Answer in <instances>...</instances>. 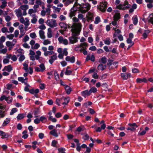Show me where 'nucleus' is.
<instances>
[{"label": "nucleus", "mask_w": 153, "mask_h": 153, "mask_svg": "<svg viewBox=\"0 0 153 153\" xmlns=\"http://www.w3.org/2000/svg\"><path fill=\"white\" fill-rule=\"evenodd\" d=\"M82 26L81 23H78L72 27L71 29L72 36L68 38L69 44H74L78 42V38L77 36L80 34Z\"/></svg>", "instance_id": "obj_1"}, {"label": "nucleus", "mask_w": 153, "mask_h": 153, "mask_svg": "<svg viewBox=\"0 0 153 153\" xmlns=\"http://www.w3.org/2000/svg\"><path fill=\"white\" fill-rule=\"evenodd\" d=\"M91 6L88 3H85L81 5L79 11L83 13H85L90 9Z\"/></svg>", "instance_id": "obj_2"}, {"label": "nucleus", "mask_w": 153, "mask_h": 153, "mask_svg": "<svg viewBox=\"0 0 153 153\" xmlns=\"http://www.w3.org/2000/svg\"><path fill=\"white\" fill-rule=\"evenodd\" d=\"M34 67L35 71L37 72H43L45 70V67L44 63H42Z\"/></svg>", "instance_id": "obj_3"}, {"label": "nucleus", "mask_w": 153, "mask_h": 153, "mask_svg": "<svg viewBox=\"0 0 153 153\" xmlns=\"http://www.w3.org/2000/svg\"><path fill=\"white\" fill-rule=\"evenodd\" d=\"M46 24L51 28L56 27L57 25L56 20L53 19L47 20Z\"/></svg>", "instance_id": "obj_4"}, {"label": "nucleus", "mask_w": 153, "mask_h": 153, "mask_svg": "<svg viewBox=\"0 0 153 153\" xmlns=\"http://www.w3.org/2000/svg\"><path fill=\"white\" fill-rule=\"evenodd\" d=\"M107 3L106 1L100 3V5L98 6V8L102 12H105L107 8Z\"/></svg>", "instance_id": "obj_5"}, {"label": "nucleus", "mask_w": 153, "mask_h": 153, "mask_svg": "<svg viewBox=\"0 0 153 153\" xmlns=\"http://www.w3.org/2000/svg\"><path fill=\"white\" fill-rule=\"evenodd\" d=\"M58 40L60 43H63L65 45H67L68 44V40L66 39H64L62 36H59L58 38Z\"/></svg>", "instance_id": "obj_6"}, {"label": "nucleus", "mask_w": 153, "mask_h": 153, "mask_svg": "<svg viewBox=\"0 0 153 153\" xmlns=\"http://www.w3.org/2000/svg\"><path fill=\"white\" fill-rule=\"evenodd\" d=\"M29 8V6L27 5H22L20 6L19 8L21 9L23 11V15L24 16H25L27 14L26 13V10Z\"/></svg>", "instance_id": "obj_7"}, {"label": "nucleus", "mask_w": 153, "mask_h": 153, "mask_svg": "<svg viewBox=\"0 0 153 153\" xmlns=\"http://www.w3.org/2000/svg\"><path fill=\"white\" fill-rule=\"evenodd\" d=\"M70 99L69 97H62V104L64 105H66L68 103Z\"/></svg>", "instance_id": "obj_8"}, {"label": "nucleus", "mask_w": 153, "mask_h": 153, "mask_svg": "<svg viewBox=\"0 0 153 153\" xmlns=\"http://www.w3.org/2000/svg\"><path fill=\"white\" fill-rule=\"evenodd\" d=\"M17 42L16 39H14L12 42L7 41L6 43V44L7 47H13Z\"/></svg>", "instance_id": "obj_9"}, {"label": "nucleus", "mask_w": 153, "mask_h": 153, "mask_svg": "<svg viewBox=\"0 0 153 153\" xmlns=\"http://www.w3.org/2000/svg\"><path fill=\"white\" fill-rule=\"evenodd\" d=\"M57 59V54L55 53L50 57V59L49 60V62L51 64H52L54 61Z\"/></svg>", "instance_id": "obj_10"}, {"label": "nucleus", "mask_w": 153, "mask_h": 153, "mask_svg": "<svg viewBox=\"0 0 153 153\" xmlns=\"http://www.w3.org/2000/svg\"><path fill=\"white\" fill-rule=\"evenodd\" d=\"M15 13L16 16L18 17H20L24 16L23 13H22L21 9L19 8L18 9H16L15 10Z\"/></svg>", "instance_id": "obj_11"}, {"label": "nucleus", "mask_w": 153, "mask_h": 153, "mask_svg": "<svg viewBox=\"0 0 153 153\" xmlns=\"http://www.w3.org/2000/svg\"><path fill=\"white\" fill-rule=\"evenodd\" d=\"M65 60L67 62H70L71 63H74L75 62V58L74 56L72 57L67 56L65 58Z\"/></svg>", "instance_id": "obj_12"}, {"label": "nucleus", "mask_w": 153, "mask_h": 153, "mask_svg": "<svg viewBox=\"0 0 153 153\" xmlns=\"http://www.w3.org/2000/svg\"><path fill=\"white\" fill-rule=\"evenodd\" d=\"M79 45L80 47V48H81V49L80 50V51L81 52L83 50H86L88 45V44L86 42L81 43Z\"/></svg>", "instance_id": "obj_13"}, {"label": "nucleus", "mask_w": 153, "mask_h": 153, "mask_svg": "<svg viewBox=\"0 0 153 153\" xmlns=\"http://www.w3.org/2000/svg\"><path fill=\"white\" fill-rule=\"evenodd\" d=\"M0 135L2 136L1 138L2 139L7 138L9 136L8 134L2 131H0Z\"/></svg>", "instance_id": "obj_14"}, {"label": "nucleus", "mask_w": 153, "mask_h": 153, "mask_svg": "<svg viewBox=\"0 0 153 153\" xmlns=\"http://www.w3.org/2000/svg\"><path fill=\"white\" fill-rule=\"evenodd\" d=\"M13 70V68L11 65H9L4 67V68L2 69V71H8L10 73Z\"/></svg>", "instance_id": "obj_15"}, {"label": "nucleus", "mask_w": 153, "mask_h": 153, "mask_svg": "<svg viewBox=\"0 0 153 153\" xmlns=\"http://www.w3.org/2000/svg\"><path fill=\"white\" fill-rule=\"evenodd\" d=\"M116 8L120 10H125L129 8V6H124V5L119 4L116 7Z\"/></svg>", "instance_id": "obj_16"}, {"label": "nucleus", "mask_w": 153, "mask_h": 153, "mask_svg": "<svg viewBox=\"0 0 153 153\" xmlns=\"http://www.w3.org/2000/svg\"><path fill=\"white\" fill-rule=\"evenodd\" d=\"M130 76L131 74L130 73H121V77L124 80L127 79Z\"/></svg>", "instance_id": "obj_17"}, {"label": "nucleus", "mask_w": 153, "mask_h": 153, "mask_svg": "<svg viewBox=\"0 0 153 153\" xmlns=\"http://www.w3.org/2000/svg\"><path fill=\"white\" fill-rule=\"evenodd\" d=\"M87 21L89 22L93 18V14L90 12H88V15L86 16Z\"/></svg>", "instance_id": "obj_18"}, {"label": "nucleus", "mask_w": 153, "mask_h": 153, "mask_svg": "<svg viewBox=\"0 0 153 153\" xmlns=\"http://www.w3.org/2000/svg\"><path fill=\"white\" fill-rule=\"evenodd\" d=\"M19 20L21 23L24 24H25L26 22H30L29 20L27 18H25V20L24 18L22 16L21 17Z\"/></svg>", "instance_id": "obj_19"}, {"label": "nucleus", "mask_w": 153, "mask_h": 153, "mask_svg": "<svg viewBox=\"0 0 153 153\" xmlns=\"http://www.w3.org/2000/svg\"><path fill=\"white\" fill-rule=\"evenodd\" d=\"M27 78H26L25 79H24L23 77H21L18 78V80L19 81L21 82L22 83H24L25 84H26L27 83Z\"/></svg>", "instance_id": "obj_20"}, {"label": "nucleus", "mask_w": 153, "mask_h": 153, "mask_svg": "<svg viewBox=\"0 0 153 153\" xmlns=\"http://www.w3.org/2000/svg\"><path fill=\"white\" fill-rule=\"evenodd\" d=\"M26 115V113H24L19 114L16 117V118L18 120H21L25 117Z\"/></svg>", "instance_id": "obj_21"}, {"label": "nucleus", "mask_w": 153, "mask_h": 153, "mask_svg": "<svg viewBox=\"0 0 153 153\" xmlns=\"http://www.w3.org/2000/svg\"><path fill=\"white\" fill-rule=\"evenodd\" d=\"M106 66L105 65L100 64L98 65L97 68L99 70L103 71L106 69Z\"/></svg>", "instance_id": "obj_22"}, {"label": "nucleus", "mask_w": 153, "mask_h": 153, "mask_svg": "<svg viewBox=\"0 0 153 153\" xmlns=\"http://www.w3.org/2000/svg\"><path fill=\"white\" fill-rule=\"evenodd\" d=\"M39 92V90L38 89H36L34 90V89H32L30 90L29 92L33 94H37Z\"/></svg>", "instance_id": "obj_23"}, {"label": "nucleus", "mask_w": 153, "mask_h": 153, "mask_svg": "<svg viewBox=\"0 0 153 153\" xmlns=\"http://www.w3.org/2000/svg\"><path fill=\"white\" fill-rule=\"evenodd\" d=\"M81 94L82 96L85 97L86 95H90L91 93L90 90L88 91V90H86L82 91L81 92Z\"/></svg>", "instance_id": "obj_24"}, {"label": "nucleus", "mask_w": 153, "mask_h": 153, "mask_svg": "<svg viewBox=\"0 0 153 153\" xmlns=\"http://www.w3.org/2000/svg\"><path fill=\"white\" fill-rule=\"evenodd\" d=\"M136 81L137 82L139 83L142 82H147V80L145 78L142 79L138 78L137 79Z\"/></svg>", "instance_id": "obj_25"}, {"label": "nucleus", "mask_w": 153, "mask_h": 153, "mask_svg": "<svg viewBox=\"0 0 153 153\" xmlns=\"http://www.w3.org/2000/svg\"><path fill=\"white\" fill-rule=\"evenodd\" d=\"M120 19V14L119 13H116L113 17V20L117 21Z\"/></svg>", "instance_id": "obj_26"}, {"label": "nucleus", "mask_w": 153, "mask_h": 153, "mask_svg": "<svg viewBox=\"0 0 153 153\" xmlns=\"http://www.w3.org/2000/svg\"><path fill=\"white\" fill-rule=\"evenodd\" d=\"M150 31L149 30H145L143 35V36L144 39H146L148 36V34L150 33Z\"/></svg>", "instance_id": "obj_27"}, {"label": "nucleus", "mask_w": 153, "mask_h": 153, "mask_svg": "<svg viewBox=\"0 0 153 153\" xmlns=\"http://www.w3.org/2000/svg\"><path fill=\"white\" fill-rule=\"evenodd\" d=\"M50 134L53 136L57 137L58 136V135L57 132V131L55 129H53L52 131L50 132Z\"/></svg>", "instance_id": "obj_28"}, {"label": "nucleus", "mask_w": 153, "mask_h": 153, "mask_svg": "<svg viewBox=\"0 0 153 153\" xmlns=\"http://www.w3.org/2000/svg\"><path fill=\"white\" fill-rule=\"evenodd\" d=\"M103 41L104 43L107 45H109L111 43V40L109 37H107L105 39H104Z\"/></svg>", "instance_id": "obj_29"}, {"label": "nucleus", "mask_w": 153, "mask_h": 153, "mask_svg": "<svg viewBox=\"0 0 153 153\" xmlns=\"http://www.w3.org/2000/svg\"><path fill=\"white\" fill-rule=\"evenodd\" d=\"M59 25L61 28L66 29L67 28L68 25L64 22H60L59 23Z\"/></svg>", "instance_id": "obj_30"}, {"label": "nucleus", "mask_w": 153, "mask_h": 153, "mask_svg": "<svg viewBox=\"0 0 153 153\" xmlns=\"http://www.w3.org/2000/svg\"><path fill=\"white\" fill-rule=\"evenodd\" d=\"M32 17L33 18L31 20V23L33 24H36L37 21V19L36 17V15L35 14H32Z\"/></svg>", "instance_id": "obj_31"}, {"label": "nucleus", "mask_w": 153, "mask_h": 153, "mask_svg": "<svg viewBox=\"0 0 153 153\" xmlns=\"http://www.w3.org/2000/svg\"><path fill=\"white\" fill-rule=\"evenodd\" d=\"M65 89L67 94H69L71 91V87L68 85H66L65 87Z\"/></svg>", "instance_id": "obj_32"}, {"label": "nucleus", "mask_w": 153, "mask_h": 153, "mask_svg": "<svg viewBox=\"0 0 153 153\" xmlns=\"http://www.w3.org/2000/svg\"><path fill=\"white\" fill-rule=\"evenodd\" d=\"M39 33L40 38L42 39H45V36L44 35V32L42 30H40Z\"/></svg>", "instance_id": "obj_33"}, {"label": "nucleus", "mask_w": 153, "mask_h": 153, "mask_svg": "<svg viewBox=\"0 0 153 153\" xmlns=\"http://www.w3.org/2000/svg\"><path fill=\"white\" fill-rule=\"evenodd\" d=\"M37 9H30L29 10L28 13L30 15V16H32V14L33 13H35L37 12Z\"/></svg>", "instance_id": "obj_34"}, {"label": "nucleus", "mask_w": 153, "mask_h": 153, "mask_svg": "<svg viewBox=\"0 0 153 153\" xmlns=\"http://www.w3.org/2000/svg\"><path fill=\"white\" fill-rule=\"evenodd\" d=\"M133 23L134 25H136L138 22L137 17V16H134L132 18Z\"/></svg>", "instance_id": "obj_35"}, {"label": "nucleus", "mask_w": 153, "mask_h": 153, "mask_svg": "<svg viewBox=\"0 0 153 153\" xmlns=\"http://www.w3.org/2000/svg\"><path fill=\"white\" fill-rule=\"evenodd\" d=\"M118 62H115L112 63H111V61H110L108 62L107 65L109 66V68H110V66L111 65H116L115 66V67H116L117 66V64H118Z\"/></svg>", "instance_id": "obj_36"}, {"label": "nucleus", "mask_w": 153, "mask_h": 153, "mask_svg": "<svg viewBox=\"0 0 153 153\" xmlns=\"http://www.w3.org/2000/svg\"><path fill=\"white\" fill-rule=\"evenodd\" d=\"M17 56H20V57L19 59V62H22L25 59V57L24 55L22 54H21L20 55H17Z\"/></svg>", "instance_id": "obj_37"}, {"label": "nucleus", "mask_w": 153, "mask_h": 153, "mask_svg": "<svg viewBox=\"0 0 153 153\" xmlns=\"http://www.w3.org/2000/svg\"><path fill=\"white\" fill-rule=\"evenodd\" d=\"M6 114L5 111L0 110V119L4 117Z\"/></svg>", "instance_id": "obj_38"}, {"label": "nucleus", "mask_w": 153, "mask_h": 153, "mask_svg": "<svg viewBox=\"0 0 153 153\" xmlns=\"http://www.w3.org/2000/svg\"><path fill=\"white\" fill-rule=\"evenodd\" d=\"M47 36L48 38H51L52 37V30L50 28H49L48 29Z\"/></svg>", "instance_id": "obj_39"}, {"label": "nucleus", "mask_w": 153, "mask_h": 153, "mask_svg": "<svg viewBox=\"0 0 153 153\" xmlns=\"http://www.w3.org/2000/svg\"><path fill=\"white\" fill-rule=\"evenodd\" d=\"M10 121V120L9 119H6L4 121V122L2 125V126H5L9 123Z\"/></svg>", "instance_id": "obj_40"}, {"label": "nucleus", "mask_w": 153, "mask_h": 153, "mask_svg": "<svg viewBox=\"0 0 153 153\" xmlns=\"http://www.w3.org/2000/svg\"><path fill=\"white\" fill-rule=\"evenodd\" d=\"M23 65L24 66L23 68L26 72H29L28 65L26 63H24L23 64Z\"/></svg>", "instance_id": "obj_41"}, {"label": "nucleus", "mask_w": 153, "mask_h": 153, "mask_svg": "<svg viewBox=\"0 0 153 153\" xmlns=\"http://www.w3.org/2000/svg\"><path fill=\"white\" fill-rule=\"evenodd\" d=\"M74 1V0H62V2H64L66 1L65 4L66 5H68L72 3Z\"/></svg>", "instance_id": "obj_42"}, {"label": "nucleus", "mask_w": 153, "mask_h": 153, "mask_svg": "<svg viewBox=\"0 0 153 153\" xmlns=\"http://www.w3.org/2000/svg\"><path fill=\"white\" fill-rule=\"evenodd\" d=\"M27 131L26 130H25L23 132L22 134H23V135L22 136L23 138L25 139L27 138L28 135L27 134Z\"/></svg>", "instance_id": "obj_43"}, {"label": "nucleus", "mask_w": 153, "mask_h": 153, "mask_svg": "<svg viewBox=\"0 0 153 153\" xmlns=\"http://www.w3.org/2000/svg\"><path fill=\"white\" fill-rule=\"evenodd\" d=\"M126 42L128 44H130L131 46H132L134 45V42L132 41V39L128 38L126 40Z\"/></svg>", "instance_id": "obj_44"}, {"label": "nucleus", "mask_w": 153, "mask_h": 153, "mask_svg": "<svg viewBox=\"0 0 153 153\" xmlns=\"http://www.w3.org/2000/svg\"><path fill=\"white\" fill-rule=\"evenodd\" d=\"M6 101L8 103H11L13 101V98L10 97H6Z\"/></svg>", "instance_id": "obj_45"}, {"label": "nucleus", "mask_w": 153, "mask_h": 153, "mask_svg": "<svg viewBox=\"0 0 153 153\" xmlns=\"http://www.w3.org/2000/svg\"><path fill=\"white\" fill-rule=\"evenodd\" d=\"M2 4L0 6V7L1 8L3 9L7 5V2L6 1H4L2 2Z\"/></svg>", "instance_id": "obj_46"}, {"label": "nucleus", "mask_w": 153, "mask_h": 153, "mask_svg": "<svg viewBox=\"0 0 153 153\" xmlns=\"http://www.w3.org/2000/svg\"><path fill=\"white\" fill-rule=\"evenodd\" d=\"M121 32V31L120 30L118 29H117V30L115 31V32L113 34V38L117 36V34H120Z\"/></svg>", "instance_id": "obj_47"}, {"label": "nucleus", "mask_w": 153, "mask_h": 153, "mask_svg": "<svg viewBox=\"0 0 153 153\" xmlns=\"http://www.w3.org/2000/svg\"><path fill=\"white\" fill-rule=\"evenodd\" d=\"M26 85V86H25L24 88V90L25 91H29H29L30 90H29V88L30 87V86L27 83L26 84H25Z\"/></svg>", "instance_id": "obj_48"}, {"label": "nucleus", "mask_w": 153, "mask_h": 153, "mask_svg": "<svg viewBox=\"0 0 153 153\" xmlns=\"http://www.w3.org/2000/svg\"><path fill=\"white\" fill-rule=\"evenodd\" d=\"M20 35L19 36V38H21L25 34V31L24 30H20Z\"/></svg>", "instance_id": "obj_49"}, {"label": "nucleus", "mask_w": 153, "mask_h": 153, "mask_svg": "<svg viewBox=\"0 0 153 153\" xmlns=\"http://www.w3.org/2000/svg\"><path fill=\"white\" fill-rule=\"evenodd\" d=\"M56 104L59 106H60V103H62V98L60 99H56Z\"/></svg>", "instance_id": "obj_50"}, {"label": "nucleus", "mask_w": 153, "mask_h": 153, "mask_svg": "<svg viewBox=\"0 0 153 153\" xmlns=\"http://www.w3.org/2000/svg\"><path fill=\"white\" fill-rule=\"evenodd\" d=\"M91 102L88 101V102H85L83 104V106H85L86 108H87L89 105H92Z\"/></svg>", "instance_id": "obj_51"}, {"label": "nucleus", "mask_w": 153, "mask_h": 153, "mask_svg": "<svg viewBox=\"0 0 153 153\" xmlns=\"http://www.w3.org/2000/svg\"><path fill=\"white\" fill-rule=\"evenodd\" d=\"M6 37L10 40L12 39L14 37V35L13 34H10V35H7L6 36Z\"/></svg>", "instance_id": "obj_52"}, {"label": "nucleus", "mask_w": 153, "mask_h": 153, "mask_svg": "<svg viewBox=\"0 0 153 153\" xmlns=\"http://www.w3.org/2000/svg\"><path fill=\"white\" fill-rule=\"evenodd\" d=\"M38 61L40 63H44L45 62V59L42 57H40V58L38 60Z\"/></svg>", "instance_id": "obj_53"}, {"label": "nucleus", "mask_w": 153, "mask_h": 153, "mask_svg": "<svg viewBox=\"0 0 153 153\" xmlns=\"http://www.w3.org/2000/svg\"><path fill=\"white\" fill-rule=\"evenodd\" d=\"M91 93H95L96 92L97 90V89L95 87H93L91 88L90 90Z\"/></svg>", "instance_id": "obj_54"}, {"label": "nucleus", "mask_w": 153, "mask_h": 153, "mask_svg": "<svg viewBox=\"0 0 153 153\" xmlns=\"http://www.w3.org/2000/svg\"><path fill=\"white\" fill-rule=\"evenodd\" d=\"M1 30L3 33H5L6 32H7L8 33H10V32H9L7 28L6 27H2L1 28Z\"/></svg>", "instance_id": "obj_55"}, {"label": "nucleus", "mask_w": 153, "mask_h": 153, "mask_svg": "<svg viewBox=\"0 0 153 153\" xmlns=\"http://www.w3.org/2000/svg\"><path fill=\"white\" fill-rule=\"evenodd\" d=\"M100 22V19L99 17H97L95 18L94 23L95 24H97Z\"/></svg>", "instance_id": "obj_56"}, {"label": "nucleus", "mask_w": 153, "mask_h": 153, "mask_svg": "<svg viewBox=\"0 0 153 153\" xmlns=\"http://www.w3.org/2000/svg\"><path fill=\"white\" fill-rule=\"evenodd\" d=\"M72 73V71L71 70H68L67 69H66L65 74L66 75H71Z\"/></svg>", "instance_id": "obj_57"}, {"label": "nucleus", "mask_w": 153, "mask_h": 153, "mask_svg": "<svg viewBox=\"0 0 153 153\" xmlns=\"http://www.w3.org/2000/svg\"><path fill=\"white\" fill-rule=\"evenodd\" d=\"M30 36L33 39H34L36 37V34L34 32L31 33L30 34Z\"/></svg>", "instance_id": "obj_58"}, {"label": "nucleus", "mask_w": 153, "mask_h": 153, "mask_svg": "<svg viewBox=\"0 0 153 153\" xmlns=\"http://www.w3.org/2000/svg\"><path fill=\"white\" fill-rule=\"evenodd\" d=\"M36 3L39 6V5L41 6L42 4H44V3L42 2L41 0H36Z\"/></svg>", "instance_id": "obj_59"}, {"label": "nucleus", "mask_w": 153, "mask_h": 153, "mask_svg": "<svg viewBox=\"0 0 153 153\" xmlns=\"http://www.w3.org/2000/svg\"><path fill=\"white\" fill-rule=\"evenodd\" d=\"M101 62L103 64L106 63L107 62V58L105 56L102 57L101 59Z\"/></svg>", "instance_id": "obj_60"}, {"label": "nucleus", "mask_w": 153, "mask_h": 153, "mask_svg": "<svg viewBox=\"0 0 153 153\" xmlns=\"http://www.w3.org/2000/svg\"><path fill=\"white\" fill-rule=\"evenodd\" d=\"M82 138L85 140H88L89 138V136L87 134H85Z\"/></svg>", "instance_id": "obj_61"}, {"label": "nucleus", "mask_w": 153, "mask_h": 153, "mask_svg": "<svg viewBox=\"0 0 153 153\" xmlns=\"http://www.w3.org/2000/svg\"><path fill=\"white\" fill-rule=\"evenodd\" d=\"M29 39V37L28 35H27L25 36L23 39V41L24 42H26L28 41Z\"/></svg>", "instance_id": "obj_62"}, {"label": "nucleus", "mask_w": 153, "mask_h": 153, "mask_svg": "<svg viewBox=\"0 0 153 153\" xmlns=\"http://www.w3.org/2000/svg\"><path fill=\"white\" fill-rule=\"evenodd\" d=\"M51 41L48 39H46L43 42V44L45 45H47L50 44L51 43Z\"/></svg>", "instance_id": "obj_63"}, {"label": "nucleus", "mask_w": 153, "mask_h": 153, "mask_svg": "<svg viewBox=\"0 0 153 153\" xmlns=\"http://www.w3.org/2000/svg\"><path fill=\"white\" fill-rule=\"evenodd\" d=\"M149 21L153 25V13L151 14L150 15Z\"/></svg>", "instance_id": "obj_64"}]
</instances>
